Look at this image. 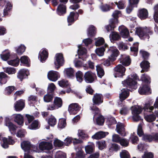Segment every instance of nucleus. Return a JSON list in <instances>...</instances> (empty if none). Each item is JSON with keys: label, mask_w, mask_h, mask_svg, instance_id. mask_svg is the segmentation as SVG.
Returning <instances> with one entry per match:
<instances>
[{"label": "nucleus", "mask_w": 158, "mask_h": 158, "mask_svg": "<svg viewBox=\"0 0 158 158\" xmlns=\"http://www.w3.org/2000/svg\"><path fill=\"white\" fill-rule=\"evenodd\" d=\"M131 77H128V79L122 81V83L127 88H131L132 89H136L137 88V81H139V77L137 74H133L131 75Z\"/></svg>", "instance_id": "f257e3e1"}, {"label": "nucleus", "mask_w": 158, "mask_h": 158, "mask_svg": "<svg viewBox=\"0 0 158 158\" xmlns=\"http://www.w3.org/2000/svg\"><path fill=\"white\" fill-rule=\"evenodd\" d=\"M135 32L140 38L144 40L149 39L150 38L149 35H152L153 33L151 27H136Z\"/></svg>", "instance_id": "f03ea898"}, {"label": "nucleus", "mask_w": 158, "mask_h": 158, "mask_svg": "<svg viewBox=\"0 0 158 158\" xmlns=\"http://www.w3.org/2000/svg\"><path fill=\"white\" fill-rule=\"evenodd\" d=\"M132 111V119L135 122H138L141 120V116L139 115L142 111V108L139 106H132L131 107Z\"/></svg>", "instance_id": "7ed1b4c3"}, {"label": "nucleus", "mask_w": 158, "mask_h": 158, "mask_svg": "<svg viewBox=\"0 0 158 158\" xmlns=\"http://www.w3.org/2000/svg\"><path fill=\"white\" fill-rule=\"evenodd\" d=\"M109 51L111 52L112 54L108 57V59L103 62V64L107 66H110L111 63L114 61L116 59V57L118 55V50L115 47L111 48Z\"/></svg>", "instance_id": "20e7f679"}, {"label": "nucleus", "mask_w": 158, "mask_h": 158, "mask_svg": "<svg viewBox=\"0 0 158 158\" xmlns=\"http://www.w3.org/2000/svg\"><path fill=\"white\" fill-rule=\"evenodd\" d=\"M64 58L62 54L57 53L56 55L54 62L56 68L59 69L64 64Z\"/></svg>", "instance_id": "39448f33"}, {"label": "nucleus", "mask_w": 158, "mask_h": 158, "mask_svg": "<svg viewBox=\"0 0 158 158\" xmlns=\"http://www.w3.org/2000/svg\"><path fill=\"white\" fill-rule=\"evenodd\" d=\"M138 92L141 95H148L152 93L150 86L147 84L142 85L139 88Z\"/></svg>", "instance_id": "423d86ee"}, {"label": "nucleus", "mask_w": 158, "mask_h": 158, "mask_svg": "<svg viewBox=\"0 0 158 158\" xmlns=\"http://www.w3.org/2000/svg\"><path fill=\"white\" fill-rule=\"evenodd\" d=\"M119 61L122 63L123 65L127 66L130 65L131 60L129 56L125 54L121 55L119 58Z\"/></svg>", "instance_id": "0eeeda50"}, {"label": "nucleus", "mask_w": 158, "mask_h": 158, "mask_svg": "<svg viewBox=\"0 0 158 158\" xmlns=\"http://www.w3.org/2000/svg\"><path fill=\"white\" fill-rule=\"evenodd\" d=\"M80 110V107L77 103L72 104L69 107L68 110L71 114H76Z\"/></svg>", "instance_id": "6e6552de"}, {"label": "nucleus", "mask_w": 158, "mask_h": 158, "mask_svg": "<svg viewBox=\"0 0 158 158\" xmlns=\"http://www.w3.org/2000/svg\"><path fill=\"white\" fill-rule=\"evenodd\" d=\"M150 64L148 60H143L140 64V67L142 69L141 73L148 72L150 67Z\"/></svg>", "instance_id": "1a4fd4ad"}, {"label": "nucleus", "mask_w": 158, "mask_h": 158, "mask_svg": "<svg viewBox=\"0 0 158 158\" xmlns=\"http://www.w3.org/2000/svg\"><path fill=\"white\" fill-rule=\"evenodd\" d=\"M39 148L42 150H49L52 148V145L51 143L42 141L40 143Z\"/></svg>", "instance_id": "9d476101"}, {"label": "nucleus", "mask_w": 158, "mask_h": 158, "mask_svg": "<svg viewBox=\"0 0 158 158\" xmlns=\"http://www.w3.org/2000/svg\"><path fill=\"white\" fill-rule=\"evenodd\" d=\"M60 77L59 74L57 72L51 71L48 73V79L52 81H56Z\"/></svg>", "instance_id": "9b49d317"}, {"label": "nucleus", "mask_w": 158, "mask_h": 158, "mask_svg": "<svg viewBox=\"0 0 158 158\" xmlns=\"http://www.w3.org/2000/svg\"><path fill=\"white\" fill-rule=\"evenodd\" d=\"M95 74L90 71H89L86 72L84 76L85 81L87 83H91L94 80Z\"/></svg>", "instance_id": "f8f14e48"}, {"label": "nucleus", "mask_w": 158, "mask_h": 158, "mask_svg": "<svg viewBox=\"0 0 158 158\" xmlns=\"http://www.w3.org/2000/svg\"><path fill=\"white\" fill-rule=\"evenodd\" d=\"M0 5L3 6H5V8L4 9V15H7V11L11 9L12 6L10 2L5 0H1L0 1Z\"/></svg>", "instance_id": "ddd939ff"}, {"label": "nucleus", "mask_w": 158, "mask_h": 158, "mask_svg": "<svg viewBox=\"0 0 158 158\" xmlns=\"http://www.w3.org/2000/svg\"><path fill=\"white\" fill-rule=\"evenodd\" d=\"M141 20H144L148 18V12L147 10L145 8L140 9L137 14Z\"/></svg>", "instance_id": "4468645a"}, {"label": "nucleus", "mask_w": 158, "mask_h": 158, "mask_svg": "<svg viewBox=\"0 0 158 158\" xmlns=\"http://www.w3.org/2000/svg\"><path fill=\"white\" fill-rule=\"evenodd\" d=\"M119 31L120 35L123 38H126L130 36L128 30L124 26H119Z\"/></svg>", "instance_id": "2eb2a0df"}, {"label": "nucleus", "mask_w": 158, "mask_h": 158, "mask_svg": "<svg viewBox=\"0 0 158 158\" xmlns=\"http://www.w3.org/2000/svg\"><path fill=\"white\" fill-rule=\"evenodd\" d=\"M78 52L79 55L78 57L79 59H82L83 60H84L83 57H82L81 56H83L84 57L86 56V50L85 48L83 47L81 45H78Z\"/></svg>", "instance_id": "dca6fc26"}, {"label": "nucleus", "mask_w": 158, "mask_h": 158, "mask_svg": "<svg viewBox=\"0 0 158 158\" xmlns=\"http://www.w3.org/2000/svg\"><path fill=\"white\" fill-rule=\"evenodd\" d=\"M48 53L45 49H43L40 52L39 58L42 62H44L48 58Z\"/></svg>", "instance_id": "f3484780"}, {"label": "nucleus", "mask_w": 158, "mask_h": 158, "mask_svg": "<svg viewBox=\"0 0 158 158\" xmlns=\"http://www.w3.org/2000/svg\"><path fill=\"white\" fill-rule=\"evenodd\" d=\"M102 95L101 94H96L94 96L93 101L94 104L99 105L103 102Z\"/></svg>", "instance_id": "a211bd4d"}, {"label": "nucleus", "mask_w": 158, "mask_h": 158, "mask_svg": "<svg viewBox=\"0 0 158 158\" xmlns=\"http://www.w3.org/2000/svg\"><path fill=\"white\" fill-rule=\"evenodd\" d=\"M108 134V132L99 131L96 133L92 136L93 139H99L105 137Z\"/></svg>", "instance_id": "6ab92c4d"}, {"label": "nucleus", "mask_w": 158, "mask_h": 158, "mask_svg": "<svg viewBox=\"0 0 158 158\" xmlns=\"http://www.w3.org/2000/svg\"><path fill=\"white\" fill-rule=\"evenodd\" d=\"M24 101L20 100L16 102L15 104V108L17 111L21 110L24 107Z\"/></svg>", "instance_id": "aec40b11"}, {"label": "nucleus", "mask_w": 158, "mask_h": 158, "mask_svg": "<svg viewBox=\"0 0 158 158\" xmlns=\"http://www.w3.org/2000/svg\"><path fill=\"white\" fill-rule=\"evenodd\" d=\"M14 120L19 125H22L23 123V116L20 114H14L13 115Z\"/></svg>", "instance_id": "412c9836"}, {"label": "nucleus", "mask_w": 158, "mask_h": 158, "mask_svg": "<svg viewBox=\"0 0 158 158\" xmlns=\"http://www.w3.org/2000/svg\"><path fill=\"white\" fill-rule=\"evenodd\" d=\"M124 124L119 122V137H124L126 135V132Z\"/></svg>", "instance_id": "4be33fe9"}, {"label": "nucleus", "mask_w": 158, "mask_h": 158, "mask_svg": "<svg viewBox=\"0 0 158 158\" xmlns=\"http://www.w3.org/2000/svg\"><path fill=\"white\" fill-rule=\"evenodd\" d=\"M122 92L119 94V98L122 102L125 99L129 96V93L125 89L121 90Z\"/></svg>", "instance_id": "5701e85b"}, {"label": "nucleus", "mask_w": 158, "mask_h": 158, "mask_svg": "<svg viewBox=\"0 0 158 158\" xmlns=\"http://www.w3.org/2000/svg\"><path fill=\"white\" fill-rule=\"evenodd\" d=\"M29 74V72L27 70L25 69H21L18 73V77L22 81L25 77V76H27Z\"/></svg>", "instance_id": "b1692460"}, {"label": "nucleus", "mask_w": 158, "mask_h": 158, "mask_svg": "<svg viewBox=\"0 0 158 158\" xmlns=\"http://www.w3.org/2000/svg\"><path fill=\"white\" fill-rule=\"evenodd\" d=\"M2 140L3 143L2 145V147L5 148H7L8 147V144H13L14 143V141L13 140L10 139L9 137V140H7V139L5 138H2Z\"/></svg>", "instance_id": "393cba45"}, {"label": "nucleus", "mask_w": 158, "mask_h": 158, "mask_svg": "<svg viewBox=\"0 0 158 158\" xmlns=\"http://www.w3.org/2000/svg\"><path fill=\"white\" fill-rule=\"evenodd\" d=\"M94 145L93 143H91L85 147V151L87 153L90 154L92 153L94 151Z\"/></svg>", "instance_id": "a878e982"}, {"label": "nucleus", "mask_w": 158, "mask_h": 158, "mask_svg": "<svg viewBox=\"0 0 158 158\" xmlns=\"http://www.w3.org/2000/svg\"><path fill=\"white\" fill-rule=\"evenodd\" d=\"M141 79L142 81L147 84V85L150 84L151 82L150 77L145 73L142 75Z\"/></svg>", "instance_id": "bb28decb"}, {"label": "nucleus", "mask_w": 158, "mask_h": 158, "mask_svg": "<svg viewBox=\"0 0 158 158\" xmlns=\"http://www.w3.org/2000/svg\"><path fill=\"white\" fill-rule=\"evenodd\" d=\"M139 54L142 56L143 60H148L150 54L148 52L142 49L140 50Z\"/></svg>", "instance_id": "cd10ccee"}, {"label": "nucleus", "mask_w": 158, "mask_h": 158, "mask_svg": "<svg viewBox=\"0 0 158 158\" xmlns=\"http://www.w3.org/2000/svg\"><path fill=\"white\" fill-rule=\"evenodd\" d=\"M21 145L22 148L25 152L28 150L31 146L30 142L27 141H23L21 143Z\"/></svg>", "instance_id": "c85d7f7f"}, {"label": "nucleus", "mask_w": 158, "mask_h": 158, "mask_svg": "<svg viewBox=\"0 0 158 158\" xmlns=\"http://www.w3.org/2000/svg\"><path fill=\"white\" fill-rule=\"evenodd\" d=\"M152 101H149L148 103L145 104L143 108L145 111H147L148 110H149V111L151 112L154 109V106H151L152 104Z\"/></svg>", "instance_id": "c756f323"}, {"label": "nucleus", "mask_w": 158, "mask_h": 158, "mask_svg": "<svg viewBox=\"0 0 158 158\" xmlns=\"http://www.w3.org/2000/svg\"><path fill=\"white\" fill-rule=\"evenodd\" d=\"M53 102L56 108L61 107L62 105L61 99L57 97H56L54 98Z\"/></svg>", "instance_id": "7c9ffc66"}, {"label": "nucleus", "mask_w": 158, "mask_h": 158, "mask_svg": "<svg viewBox=\"0 0 158 158\" xmlns=\"http://www.w3.org/2000/svg\"><path fill=\"white\" fill-rule=\"evenodd\" d=\"M6 125L8 127L11 133L14 132L17 128L12 123L9 122H7L6 123Z\"/></svg>", "instance_id": "2f4dec72"}, {"label": "nucleus", "mask_w": 158, "mask_h": 158, "mask_svg": "<svg viewBox=\"0 0 158 158\" xmlns=\"http://www.w3.org/2000/svg\"><path fill=\"white\" fill-rule=\"evenodd\" d=\"M6 125L8 127L11 133L14 132L17 128L12 123L9 122H7L6 123Z\"/></svg>", "instance_id": "473e14b6"}, {"label": "nucleus", "mask_w": 158, "mask_h": 158, "mask_svg": "<svg viewBox=\"0 0 158 158\" xmlns=\"http://www.w3.org/2000/svg\"><path fill=\"white\" fill-rule=\"evenodd\" d=\"M66 10V7L65 5L62 4L60 5L57 8V13L59 15H60L65 13Z\"/></svg>", "instance_id": "72a5a7b5"}, {"label": "nucleus", "mask_w": 158, "mask_h": 158, "mask_svg": "<svg viewBox=\"0 0 158 158\" xmlns=\"http://www.w3.org/2000/svg\"><path fill=\"white\" fill-rule=\"evenodd\" d=\"M144 118L147 121L151 123L156 120V116L154 114H152L145 116Z\"/></svg>", "instance_id": "f704fd0d"}, {"label": "nucleus", "mask_w": 158, "mask_h": 158, "mask_svg": "<svg viewBox=\"0 0 158 158\" xmlns=\"http://www.w3.org/2000/svg\"><path fill=\"white\" fill-rule=\"evenodd\" d=\"M64 73L68 77H71L74 75V70L71 68H66L65 69Z\"/></svg>", "instance_id": "c9c22d12"}, {"label": "nucleus", "mask_w": 158, "mask_h": 158, "mask_svg": "<svg viewBox=\"0 0 158 158\" xmlns=\"http://www.w3.org/2000/svg\"><path fill=\"white\" fill-rule=\"evenodd\" d=\"M96 67L98 75L99 77L101 78L104 74V70L100 65H97Z\"/></svg>", "instance_id": "e433bc0d"}, {"label": "nucleus", "mask_w": 158, "mask_h": 158, "mask_svg": "<svg viewBox=\"0 0 158 158\" xmlns=\"http://www.w3.org/2000/svg\"><path fill=\"white\" fill-rule=\"evenodd\" d=\"M142 139L146 142H151L153 141V135L145 134L143 135Z\"/></svg>", "instance_id": "4c0bfd02"}, {"label": "nucleus", "mask_w": 158, "mask_h": 158, "mask_svg": "<svg viewBox=\"0 0 158 158\" xmlns=\"http://www.w3.org/2000/svg\"><path fill=\"white\" fill-rule=\"evenodd\" d=\"M120 158H131V156L129 152L125 150H122L120 152Z\"/></svg>", "instance_id": "58836bf2"}, {"label": "nucleus", "mask_w": 158, "mask_h": 158, "mask_svg": "<svg viewBox=\"0 0 158 158\" xmlns=\"http://www.w3.org/2000/svg\"><path fill=\"white\" fill-rule=\"evenodd\" d=\"M126 70V69L124 67L119 64V77H123L125 75Z\"/></svg>", "instance_id": "ea45409f"}, {"label": "nucleus", "mask_w": 158, "mask_h": 158, "mask_svg": "<svg viewBox=\"0 0 158 158\" xmlns=\"http://www.w3.org/2000/svg\"><path fill=\"white\" fill-rule=\"evenodd\" d=\"M76 77L77 81L81 82L83 80V73L81 71H77L76 73Z\"/></svg>", "instance_id": "a19ab883"}, {"label": "nucleus", "mask_w": 158, "mask_h": 158, "mask_svg": "<svg viewBox=\"0 0 158 158\" xmlns=\"http://www.w3.org/2000/svg\"><path fill=\"white\" fill-rule=\"evenodd\" d=\"M119 143L123 146L126 147L128 145L129 142L126 139L119 137Z\"/></svg>", "instance_id": "79ce46f5"}, {"label": "nucleus", "mask_w": 158, "mask_h": 158, "mask_svg": "<svg viewBox=\"0 0 158 158\" xmlns=\"http://www.w3.org/2000/svg\"><path fill=\"white\" fill-rule=\"evenodd\" d=\"M7 77L6 74L3 72L0 73V83L1 84H5L7 81L5 79Z\"/></svg>", "instance_id": "37998d69"}, {"label": "nucleus", "mask_w": 158, "mask_h": 158, "mask_svg": "<svg viewBox=\"0 0 158 158\" xmlns=\"http://www.w3.org/2000/svg\"><path fill=\"white\" fill-rule=\"evenodd\" d=\"M131 142L134 144H136L138 143L139 139L137 136L134 135H131L130 138Z\"/></svg>", "instance_id": "c03bdc74"}, {"label": "nucleus", "mask_w": 158, "mask_h": 158, "mask_svg": "<svg viewBox=\"0 0 158 158\" xmlns=\"http://www.w3.org/2000/svg\"><path fill=\"white\" fill-rule=\"evenodd\" d=\"M134 45H135V46L131 47V51L132 52H134V55L135 56H136L137 55L138 51L139 44L138 43H136L134 44Z\"/></svg>", "instance_id": "a18cd8bd"}, {"label": "nucleus", "mask_w": 158, "mask_h": 158, "mask_svg": "<svg viewBox=\"0 0 158 158\" xmlns=\"http://www.w3.org/2000/svg\"><path fill=\"white\" fill-rule=\"evenodd\" d=\"M154 8L155 10L154 19L156 23H158V4L156 5Z\"/></svg>", "instance_id": "49530a36"}, {"label": "nucleus", "mask_w": 158, "mask_h": 158, "mask_svg": "<svg viewBox=\"0 0 158 158\" xmlns=\"http://www.w3.org/2000/svg\"><path fill=\"white\" fill-rule=\"evenodd\" d=\"M10 56L9 52L6 51H3L2 54H1V58L4 60H6Z\"/></svg>", "instance_id": "de8ad7c7"}, {"label": "nucleus", "mask_w": 158, "mask_h": 158, "mask_svg": "<svg viewBox=\"0 0 158 158\" xmlns=\"http://www.w3.org/2000/svg\"><path fill=\"white\" fill-rule=\"evenodd\" d=\"M105 50V49L104 48H99L95 50V52L99 56H102L104 55Z\"/></svg>", "instance_id": "09e8293b"}, {"label": "nucleus", "mask_w": 158, "mask_h": 158, "mask_svg": "<svg viewBox=\"0 0 158 158\" xmlns=\"http://www.w3.org/2000/svg\"><path fill=\"white\" fill-rule=\"evenodd\" d=\"M53 96L52 94H48L44 96V100L45 102H51L53 99Z\"/></svg>", "instance_id": "8fccbe9b"}, {"label": "nucleus", "mask_w": 158, "mask_h": 158, "mask_svg": "<svg viewBox=\"0 0 158 158\" xmlns=\"http://www.w3.org/2000/svg\"><path fill=\"white\" fill-rule=\"evenodd\" d=\"M66 125V119L64 118L60 119L58 124V127L60 128L64 127Z\"/></svg>", "instance_id": "3c124183"}, {"label": "nucleus", "mask_w": 158, "mask_h": 158, "mask_svg": "<svg viewBox=\"0 0 158 158\" xmlns=\"http://www.w3.org/2000/svg\"><path fill=\"white\" fill-rule=\"evenodd\" d=\"M96 31L94 27L93 26H91L89 28L88 35L89 36H93L95 34Z\"/></svg>", "instance_id": "603ef678"}, {"label": "nucleus", "mask_w": 158, "mask_h": 158, "mask_svg": "<svg viewBox=\"0 0 158 158\" xmlns=\"http://www.w3.org/2000/svg\"><path fill=\"white\" fill-rule=\"evenodd\" d=\"M26 48L24 45H21L16 49V52L19 55H21L25 50Z\"/></svg>", "instance_id": "864d4df0"}, {"label": "nucleus", "mask_w": 158, "mask_h": 158, "mask_svg": "<svg viewBox=\"0 0 158 158\" xmlns=\"http://www.w3.org/2000/svg\"><path fill=\"white\" fill-rule=\"evenodd\" d=\"M56 118L53 116H51L48 121V124L51 126H53L56 125Z\"/></svg>", "instance_id": "5fc2aeb1"}, {"label": "nucleus", "mask_w": 158, "mask_h": 158, "mask_svg": "<svg viewBox=\"0 0 158 158\" xmlns=\"http://www.w3.org/2000/svg\"><path fill=\"white\" fill-rule=\"evenodd\" d=\"M58 84L60 86L62 87H66L69 85L68 81L64 79L59 81Z\"/></svg>", "instance_id": "6e6d98bb"}, {"label": "nucleus", "mask_w": 158, "mask_h": 158, "mask_svg": "<svg viewBox=\"0 0 158 158\" xmlns=\"http://www.w3.org/2000/svg\"><path fill=\"white\" fill-rule=\"evenodd\" d=\"M113 17L114 19V21L113 22L114 24H118V10L115 11L112 14Z\"/></svg>", "instance_id": "4d7b16f0"}, {"label": "nucleus", "mask_w": 158, "mask_h": 158, "mask_svg": "<svg viewBox=\"0 0 158 158\" xmlns=\"http://www.w3.org/2000/svg\"><path fill=\"white\" fill-rule=\"evenodd\" d=\"M8 64L10 65L16 66L18 65L19 63V58H17L16 59L10 60L8 61Z\"/></svg>", "instance_id": "13d9d810"}, {"label": "nucleus", "mask_w": 158, "mask_h": 158, "mask_svg": "<svg viewBox=\"0 0 158 158\" xmlns=\"http://www.w3.org/2000/svg\"><path fill=\"white\" fill-rule=\"evenodd\" d=\"M20 61L21 63L28 64L30 61L28 57L26 56H22L20 58Z\"/></svg>", "instance_id": "bf43d9fd"}, {"label": "nucleus", "mask_w": 158, "mask_h": 158, "mask_svg": "<svg viewBox=\"0 0 158 158\" xmlns=\"http://www.w3.org/2000/svg\"><path fill=\"white\" fill-rule=\"evenodd\" d=\"M78 135L82 138H87L88 137V135L86 134L85 131L82 130H78Z\"/></svg>", "instance_id": "052dcab7"}, {"label": "nucleus", "mask_w": 158, "mask_h": 158, "mask_svg": "<svg viewBox=\"0 0 158 158\" xmlns=\"http://www.w3.org/2000/svg\"><path fill=\"white\" fill-rule=\"evenodd\" d=\"M14 90H16L15 86H9L6 88L5 90L7 94L10 95Z\"/></svg>", "instance_id": "680f3d73"}, {"label": "nucleus", "mask_w": 158, "mask_h": 158, "mask_svg": "<svg viewBox=\"0 0 158 158\" xmlns=\"http://www.w3.org/2000/svg\"><path fill=\"white\" fill-rule=\"evenodd\" d=\"M104 122V119L102 116H99L96 119L97 124L99 125H102Z\"/></svg>", "instance_id": "e2e57ef3"}, {"label": "nucleus", "mask_w": 158, "mask_h": 158, "mask_svg": "<svg viewBox=\"0 0 158 158\" xmlns=\"http://www.w3.org/2000/svg\"><path fill=\"white\" fill-rule=\"evenodd\" d=\"M38 125V122L37 120L33 121L31 124L28 128L30 129H33L36 128Z\"/></svg>", "instance_id": "0e129e2a"}, {"label": "nucleus", "mask_w": 158, "mask_h": 158, "mask_svg": "<svg viewBox=\"0 0 158 158\" xmlns=\"http://www.w3.org/2000/svg\"><path fill=\"white\" fill-rule=\"evenodd\" d=\"M118 37V35L117 33L113 32L110 35V37L111 40H117Z\"/></svg>", "instance_id": "69168bd1"}, {"label": "nucleus", "mask_w": 158, "mask_h": 158, "mask_svg": "<svg viewBox=\"0 0 158 158\" xmlns=\"http://www.w3.org/2000/svg\"><path fill=\"white\" fill-rule=\"evenodd\" d=\"M74 63L75 66L77 68H79L82 66L85 67L82 62L79 60H77L76 59L74 60Z\"/></svg>", "instance_id": "338daca9"}, {"label": "nucleus", "mask_w": 158, "mask_h": 158, "mask_svg": "<svg viewBox=\"0 0 158 158\" xmlns=\"http://www.w3.org/2000/svg\"><path fill=\"white\" fill-rule=\"evenodd\" d=\"M65 154L61 152H59L56 153L55 158H66Z\"/></svg>", "instance_id": "774afa93"}]
</instances>
